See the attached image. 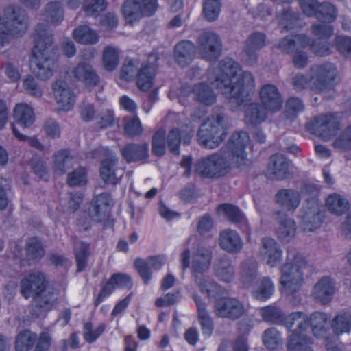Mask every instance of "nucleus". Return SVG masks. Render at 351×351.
Wrapping results in <instances>:
<instances>
[{
	"instance_id": "f257e3e1",
	"label": "nucleus",
	"mask_w": 351,
	"mask_h": 351,
	"mask_svg": "<svg viewBox=\"0 0 351 351\" xmlns=\"http://www.w3.org/2000/svg\"><path fill=\"white\" fill-rule=\"evenodd\" d=\"M243 80V92L248 99L253 88V79L250 73L241 70L239 64L230 58L222 60L217 68L208 71L207 82H202L193 88L185 84L179 82L171 86L169 97L171 100L177 99L182 105L185 104L186 98L193 93L195 99L204 105L210 106L217 99L216 93L213 90L215 87L225 95L232 104L239 102L237 83Z\"/></svg>"
},
{
	"instance_id": "f03ea898",
	"label": "nucleus",
	"mask_w": 351,
	"mask_h": 351,
	"mask_svg": "<svg viewBox=\"0 0 351 351\" xmlns=\"http://www.w3.org/2000/svg\"><path fill=\"white\" fill-rule=\"evenodd\" d=\"M300 5L306 16L315 15L319 23L312 27V32L317 38L311 43L309 38L303 34L295 35L282 39L278 47L285 53L294 52L293 63L295 66L302 68L308 63L307 55L301 49L310 45L312 51L318 56H325L330 52V46L326 40L333 34V28L330 25L337 17L335 7L328 3L319 5L315 0H300Z\"/></svg>"
},
{
	"instance_id": "7ed1b4c3",
	"label": "nucleus",
	"mask_w": 351,
	"mask_h": 351,
	"mask_svg": "<svg viewBox=\"0 0 351 351\" xmlns=\"http://www.w3.org/2000/svg\"><path fill=\"white\" fill-rule=\"evenodd\" d=\"M261 314L264 321L279 324L284 326L291 334L288 336L287 349L288 351H299L301 346L310 341L302 334V341L295 343L299 337V332L302 333L311 327L315 337L325 338L324 343L327 351H341L335 342L329 339L327 335L329 315L322 312L313 313L309 317L302 312H294L283 318L282 311L274 306H267L261 309ZM351 351V346L346 349Z\"/></svg>"
},
{
	"instance_id": "20e7f679",
	"label": "nucleus",
	"mask_w": 351,
	"mask_h": 351,
	"mask_svg": "<svg viewBox=\"0 0 351 351\" xmlns=\"http://www.w3.org/2000/svg\"><path fill=\"white\" fill-rule=\"evenodd\" d=\"M249 143L250 137L245 132L234 133L226 147L196 162V173L210 178L226 175L232 167L244 163L247 156L245 149Z\"/></svg>"
},
{
	"instance_id": "39448f33",
	"label": "nucleus",
	"mask_w": 351,
	"mask_h": 351,
	"mask_svg": "<svg viewBox=\"0 0 351 351\" xmlns=\"http://www.w3.org/2000/svg\"><path fill=\"white\" fill-rule=\"evenodd\" d=\"M254 80V78L252 77ZM243 80L237 83V90L241 87L239 95V102L236 101L238 106L246 108L245 110V122L247 125H257L265 121L267 119V111L271 113L278 112L282 106L283 101L277 87L272 84H265L260 90L259 95L261 101L264 106L258 103H251L252 95L254 92L253 88L250 92L248 99L245 97V92H243Z\"/></svg>"
},
{
	"instance_id": "423d86ee",
	"label": "nucleus",
	"mask_w": 351,
	"mask_h": 351,
	"mask_svg": "<svg viewBox=\"0 0 351 351\" xmlns=\"http://www.w3.org/2000/svg\"><path fill=\"white\" fill-rule=\"evenodd\" d=\"M34 45L30 60L32 73L40 80L50 78L57 67L54 47L45 25H38L34 34Z\"/></svg>"
},
{
	"instance_id": "0eeeda50",
	"label": "nucleus",
	"mask_w": 351,
	"mask_h": 351,
	"mask_svg": "<svg viewBox=\"0 0 351 351\" xmlns=\"http://www.w3.org/2000/svg\"><path fill=\"white\" fill-rule=\"evenodd\" d=\"M180 259L184 270L191 264L195 283L202 293L212 298L221 292L220 287L204 274L210 266L211 260V252L209 250L197 245L191 249H186L180 254Z\"/></svg>"
},
{
	"instance_id": "6e6552de",
	"label": "nucleus",
	"mask_w": 351,
	"mask_h": 351,
	"mask_svg": "<svg viewBox=\"0 0 351 351\" xmlns=\"http://www.w3.org/2000/svg\"><path fill=\"white\" fill-rule=\"evenodd\" d=\"M47 280L42 272H35L25 277L21 282V293L25 298H34L33 315H44L51 311L57 301L58 292L47 287Z\"/></svg>"
},
{
	"instance_id": "1a4fd4ad",
	"label": "nucleus",
	"mask_w": 351,
	"mask_h": 351,
	"mask_svg": "<svg viewBox=\"0 0 351 351\" xmlns=\"http://www.w3.org/2000/svg\"><path fill=\"white\" fill-rule=\"evenodd\" d=\"M47 280L42 272H35L25 277L21 282V293L25 298H34L33 315H44L51 311L57 301L58 292L47 287Z\"/></svg>"
},
{
	"instance_id": "9d476101",
	"label": "nucleus",
	"mask_w": 351,
	"mask_h": 351,
	"mask_svg": "<svg viewBox=\"0 0 351 351\" xmlns=\"http://www.w3.org/2000/svg\"><path fill=\"white\" fill-rule=\"evenodd\" d=\"M306 265L304 256L295 250H288L287 262L281 267L280 291L283 294L292 295L297 292L304 282L303 269Z\"/></svg>"
},
{
	"instance_id": "9b49d317",
	"label": "nucleus",
	"mask_w": 351,
	"mask_h": 351,
	"mask_svg": "<svg viewBox=\"0 0 351 351\" xmlns=\"http://www.w3.org/2000/svg\"><path fill=\"white\" fill-rule=\"evenodd\" d=\"M336 75L337 70L332 64L316 65L311 67L308 78L297 75L293 84L298 90L308 88L315 93H322L333 86Z\"/></svg>"
},
{
	"instance_id": "f8f14e48",
	"label": "nucleus",
	"mask_w": 351,
	"mask_h": 351,
	"mask_svg": "<svg viewBox=\"0 0 351 351\" xmlns=\"http://www.w3.org/2000/svg\"><path fill=\"white\" fill-rule=\"evenodd\" d=\"M156 55L152 53L149 57V64H141L137 59L127 60L120 71V80L132 81L137 77V86L142 91H147L153 85L155 75Z\"/></svg>"
},
{
	"instance_id": "ddd939ff",
	"label": "nucleus",
	"mask_w": 351,
	"mask_h": 351,
	"mask_svg": "<svg viewBox=\"0 0 351 351\" xmlns=\"http://www.w3.org/2000/svg\"><path fill=\"white\" fill-rule=\"evenodd\" d=\"M5 19L0 18V47L12 37L23 35L27 29L28 21L25 11L18 5H10L4 11Z\"/></svg>"
},
{
	"instance_id": "4468645a",
	"label": "nucleus",
	"mask_w": 351,
	"mask_h": 351,
	"mask_svg": "<svg viewBox=\"0 0 351 351\" xmlns=\"http://www.w3.org/2000/svg\"><path fill=\"white\" fill-rule=\"evenodd\" d=\"M227 135L224 118L217 114L208 119L200 128L198 133L199 144L208 149L217 147Z\"/></svg>"
},
{
	"instance_id": "2eb2a0df",
	"label": "nucleus",
	"mask_w": 351,
	"mask_h": 351,
	"mask_svg": "<svg viewBox=\"0 0 351 351\" xmlns=\"http://www.w3.org/2000/svg\"><path fill=\"white\" fill-rule=\"evenodd\" d=\"M339 121L335 114H324L314 117L306 123V129L319 138L328 141L337 134Z\"/></svg>"
},
{
	"instance_id": "dca6fc26",
	"label": "nucleus",
	"mask_w": 351,
	"mask_h": 351,
	"mask_svg": "<svg viewBox=\"0 0 351 351\" xmlns=\"http://www.w3.org/2000/svg\"><path fill=\"white\" fill-rule=\"evenodd\" d=\"M156 0H126L122 7V13L127 23L133 25L143 16H152L157 9Z\"/></svg>"
},
{
	"instance_id": "f3484780",
	"label": "nucleus",
	"mask_w": 351,
	"mask_h": 351,
	"mask_svg": "<svg viewBox=\"0 0 351 351\" xmlns=\"http://www.w3.org/2000/svg\"><path fill=\"white\" fill-rule=\"evenodd\" d=\"M53 93L59 111L69 112L75 104L76 95L66 82L58 80L53 85Z\"/></svg>"
},
{
	"instance_id": "a211bd4d",
	"label": "nucleus",
	"mask_w": 351,
	"mask_h": 351,
	"mask_svg": "<svg viewBox=\"0 0 351 351\" xmlns=\"http://www.w3.org/2000/svg\"><path fill=\"white\" fill-rule=\"evenodd\" d=\"M112 204V200L108 194L97 195L93 200L90 217L94 221L104 222L105 226L110 225L112 219L110 213Z\"/></svg>"
},
{
	"instance_id": "6ab92c4d",
	"label": "nucleus",
	"mask_w": 351,
	"mask_h": 351,
	"mask_svg": "<svg viewBox=\"0 0 351 351\" xmlns=\"http://www.w3.org/2000/svg\"><path fill=\"white\" fill-rule=\"evenodd\" d=\"M214 312L221 317L237 319L245 313L243 304L233 298H222L215 301Z\"/></svg>"
},
{
	"instance_id": "aec40b11",
	"label": "nucleus",
	"mask_w": 351,
	"mask_h": 351,
	"mask_svg": "<svg viewBox=\"0 0 351 351\" xmlns=\"http://www.w3.org/2000/svg\"><path fill=\"white\" fill-rule=\"evenodd\" d=\"M199 51L204 59L212 61L218 58L221 51V43L218 36L213 32H205L199 38Z\"/></svg>"
},
{
	"instance_id": "412c9836",
	"label": "nucleus",
	"mask_w": 351,
	"mask_h": 351,
	"mask_svg": "<svg viewBox=\"0 0 351 351\" xmlns=\"http://www.w3.org/2000/svg\"><path fill=\"white\" fill-rule=\"evenodd\" d=\"M336 292L335 282L329 277L321 278L313 286L311 295L315 300L322 304H329Z\"/></svg>"
},
{
	"instance_id": "4be33fe9",
	"label": "nucleus",
	"mask_w": 351,
	"mask_h": 351,
	"mask_svg": "<svg viewBox=\"0 0 351 351\" xmlns=\"http://www.w3.org/2000/svg\"><path fill=\"white\" fill-rule=\"evenodd\" d=\"M167 258L163 255L149 256L147 259L138 258L134 261V266L145 284L149 282L152 278L151 269H161L166 263Z\"/></svg>"
},
{
	"instance_id": "5701e85b",
	"label": "nucleus",
	"mask_w": 351,
	"mask_h": 351,
	"mask_svg": "<svg viewBox=\"0 0 351 351\" xmlns=\"http://www.w3.org/2000/svg\"><path fill=\"white\" fill-rule=\"evenodd\" d=\"M259 255L267 265L274 267L281 262L282 250L276 240L266 237L262 240Z\"/></svg>"
},
{
	"instance_id": "b1692460",
	"label": "nucleus",
	"mask_w": 351,
	"mask_h": 351,
	"mask_svg": "<svg viewBox=\"0 0 351 351\" xmlns=\"http://www.w3.org/2000/svg\"><path fill=\"white\" fill-rule=\"evenodd\" d=\"M117 162L116 156L112 153L102 161L100 175L106 183L115 184L123 176L124 170L118 167Z\"/></svg>"
},
{
	"instance_id": "393cba45",
	"label": "nucleus",
	"mask_w": 351,
	"mask_h": 351,
	"mask_svg": "<svg viewBox=\"0 0 351 351\" xmlns=\"http://www.w3.org/2000/svg\"><path fill=\"white\" fill-rule=\"evenodd\" d=\"M131 285V279L128 275L123 274L112 275L99 293L95 301V304L99 305L116 288H128Z\"/></svg>"
},
{
	"instance_id": "a878e982",
	"label": "nucleus",
	"mask_w": 351,
	"mask_h": 351,
	"mask_svg": "<svg viewBox=\"0 0 351 351\" xmlns=\"http://www.w3.org/2000/svg\"><path fill=\"white\" fill-rule=\"evenodd\" d=\"M308 205L311 206L302 216V226L304 231L311 232L320 226L322 217L319 213L320 204L315 198L308 200Z\"/></svg>"
},
{
	"instance_id": "bb28decb",
	"label": "nucleus",
	"mask_w": 351,
	"mask_h": 351,
	"mask_svg": "<svg viewBox=\"0 0 351 351\" xmlns=\"http://www.w3.org/2000/svg\"><path fill=\"white\" fill-rule=\"evenodd\" d=\"M265 36L264 34L255 32L249 36L246 41L243 60L248 65H253L256 62L258 51L265 46Z\"/></svg>"
},
{
	"instance_id": "cd10ccee",
	"label": "nucleus",
	"mask_w": 351,
	"mask_h": 351,
	"mask_svg": "<svg viewBox=\"0 0 351 351\" xmlns=\"http://www.w3.org/2000/svg\"><path fill=\"white\" fill-rule=\"evenodd\" d=\"M75 80L88 88H91L99 82V77L92 66L84 62L79 63L72 71Z\"/></svg>"
},
{
	"instance_id": "c85d7f7f",
	"label": "nucleus",
	"mask_w": 351,
	"mask_h": 351,
	"mask_svg": "<svg viewBox=\"0 0 351 351\" xmlns=\"http://www.w3.org/2000/svg\"><path fill=\"white\" fill-rule=\"evenodd\" d=\"M220 247L225 251L236 254L243 248V243L239 234L232 230L227 229L222 231L219 237Z\"/></svg>"
},
{
	"instance_id": "c756f323",
	"label": "nucleus",
	"mask_w": 351,
	"mask_h": 351,
	"mask_svg": "<svg viewBox=\"0 0 351 351\" xmlns=\"http://www.w3.org/2000/svg\"><path fill=\"white\" fill-rule=\"evenodd\" d=\"M15 121L24 128L31 127L35 121L33 108L26 103L17 104L13 110Z\"/></svg>"
},
{
	"instance_id": "7c9ffc66",
	"label": "nucleus",
	"mask_w": 351,
	"mask_h": 351,
	"mask_svg": "<svg viewBox=\"0 0 351 351\" xmlns=\"http://www.w3.org/2000/svg\"><path fill=\"white\" fill-rule=\"evenodd\" d=\"M21 250H17V253L14 254L16 258L20 259L21 262H25L26 263L31 265L39 261L43 256L44 252L42 247V244L38 239L34 237L31 238L27 245L25 250L26 257L21 258L19 254Z\"/></svg>"
},
{
	"instance_id": "2f4dec72",
	"label": "nucleus",
	"mask_w": 351,
	"mask_h": 351,
	"mask_svg": "<svg viewBox=\"0 0 351 351\" xmlns=\"http://www.w3.org/2000/svg\"><path fill=\"white\" fill-rule=\"evenodd\" d=\"M289 163L282 154H274L271 156L267 167L269 175H272L278 180L283 179L288 172Z\"/></svg>"
},
{
	"instance_id": "473e14b6",
	"label": "nucleus",
	"mask_w": 351,
	"mask_h": 351,
	"mask_svg": "<svg viewBox=\"0 0 351 351\" xmlns=\"http://www.w3.org/2000/svg\"><path fill=\"white\" fill-rule=\"evenodd\" d=\"M195 53V45L190 41H182L175 47V58L181 66L188 65L193 60Z\"/></svg>"
},
{
	"instance_id": "72a5a7b5",
	"label": "nucleus",
	"mask_w": 351,
	"mask_h": 351,
	"mask_svg": "<svg viewBox=\"0 0 351 351\" xmlns=\"http://www.w3.org/2000/svg\"><path fill=\"white\" fill-rule=\"evenodd\" d=\"M274 289V284L271 279L264 277L256 282L252 293L256 299L265 301L272 295Z\"/></svg>"
},
{
	"instance_id": "f704fd0d",
	"label": "nucleus",
	"mask_w": 351,
	"mask_h": 351,
	"mask_svg": "<svg viewBox=\"0 0 351 351\" xmlns=\"http://www.w3.org/2000/svg\"><path fill=\"white\" fill-rule=\"evenodd\" d=\"M331 328L335 335H341L351 331V313L339 312L331 322Z\"/></svg>"
},
{
	"instance_id": "c9c22d12",
	"label": "nucleus",
	"mask_w": 351,
	"mask_h": 351,
	"mask_svg": "<svg viewBox=\"0 0 351 351\" xmlns=\"http://www.w3.org/2000/svg\"><path fill=\"white\" fill-rule=\"evenodd\" d=\"M188 130L183 132L182 134L177 130H172L167 137L168 146L170 151L174 154L180 153V144L181 136L184 143H188L193 136V130L191 128H188Z\"/></svg>"
},
{
	"instance_id": "e433bc0d",
	"label": "nucleus",
	"mask_w": 351,
	"mask_h": 351,
	"mask_svg": "<svg viewBox=\"0 0 351 351\" xmlns=\"http://www.w3.org/2000/svg\"><path fill=\"white\" fill-rule=\"evenodd\" d=\"M73 38L81 44L93 45L98 42L99 35L96 31L87 25H80L73 32Z\"/></svg>"
},
{
	"instance_id": "4c0bfd02",
	"label": "nucleus",
	"mask_w": 351,
	"mask_h": 351,
	"mask_svg": "<svg viewBox=\"0 0 351 351\" xmlns=\"http://www.w3.org/2000/svg\"><path fill=\"white\" fill-rule=\"evenodd\" d=\"M73 157L69 151L62 149L53 156V169L56 173L63 174L67 169L73 166Z\"/></svg>"
},
{
	"instance_id": "58836bf2",
	"label": "nucleus",
	"mask_w": 351,
	"mask_h": 351,
	"mask_svg": "<svg viewBox=\"0 0 351 351\" xmlns=\"http://www.w3.org/2000/svg\"><path fill=\"white\" fill-rule=\"evenodd\" d=\"M123 155L128 162L145 160L148 156V145H128L123 150Z\"/></svg>"
},
{
	"instance_id": "ea45409f",
	"label": "nucleus",
	"mask_w": 351,
	"mask_h": 351,
	"mask_svg": "<svg viewBox=\"0 0 351 351\" xmlns=\"http://www.w3.org/2000/svg\"><path fill=\"white\" fill-rule=\"evenodd\" d=\"M326 206L331 213L340 215L348 210L349 202L341 195L333 193L326 198Z\"/></svg>"
},
{
	"instance_id": "a19ab883",
	"label": "nucleus",
	"mask_w": 351,
	"mask_h": 351,
	"mask_svg": "<svg viewBox=\"0 0 351 351\" xmlns=\"http://www.w3.org/2000/svg\"><path fill=\"white\" fill-rule=\"evenodd\" d=\"M279 228L277 231L278 238L283 241H289L295 235V222L285 217H281L279 215Z\"/></svg>"
},
{
	"instance_id": "79ce46f5",
	"label": "nucleus",
	"mask_w": 351,
	"mask_h": 351,
	"mask_svg": "<svg viewBox=\"0 0 351 351\" xmlns=\"http://www.w3.org/2000/svg\"><path fill=\"white\" fill-rule=\"evenodd\" d=\"M37 335L36 333L25 330L18 334L15 341L16 351H28L34 344Z\"/></svg>"
},
{
	"instance_id": "37998d69",
	"label": "nucleus",
	"mask_w": 351,
	"mask_h": 351,
	"mask_svg": "<svg viewBox=\"0 0 351 351\" xmlns=\"http://www.w3.org/2000/svg\"><path fill=\"white\" fill-rule=\"evenodd\" d=\"M262 339L265 347L271 350L278 348L282 346L283 343L281 333L275 328H270L265 330L262 336Z\"/></svg>"
},
{
	"instance_id": "c03bdc74",
	"label": "nucleus",
	"mask_w": 351,
	"mask_h": 351,
	"mask_svg": "<svg viewBox=\"0 0 351 351\" xmlns=\"http://www.w3.org/2000/svg\"><path fill=\"white\" fill-rule=\"evenodd\" d=\"M103 65L105 70L108 71H114L119 62V53L117 48L108 46L103 51Z\"/></svg>"
},
{
	"instance_id": "a18cd8bd",
	"label": "nucleus",
	"mask_w": 351,
	"mask_h": 351,
	"mask_svg": "<svg viewBox=\"0 0 351 351\" xmlns=\"http://www.w3.org/2000/svg\"><path fill=\"white\" fill-rule=\"evenodd\" d=\"M45 20L51 24H58L63 19V10L59 2L49 3L45 8L44 13Z\"/></svg>"
},
{
	"instance_id": "49530a36",
	"label": "nucleus",
	"mask_w": 351,
	"mask_h": 351,
	"mask_svg": "<svg viewBox=\"0 0 351 351\" xmlns=\"http://www.w3.org/2000/svg\"><path fill=\"white\" fill-rule=\"evenodd\" d=\"M276 199L279 204L289 209H293L299 204L300 195L294 191L282 190L277 193Z\"/></svg>"
},
{
	"instance_id": "de8ad7c7",
	"label": "nucleus",
	"mask_w": 351,
	"mask_h": 351,
	"mask_svg": "<svg viewBox=\"0 0 351 351\" xmlns=\"http://www.w3.org/2000/svg\"><path fill=\"white\" fill-rule=\"evenodd\" d=\"M257 274V265L255 261L247 259L241 265V280L245 286L250 285Z\"/></svg>"
},
{
	"instance_id": "09e8293b",
	"label": "nucleus",
	"mask_w": 351,
	"mask_h": 351,
	"mask_svg": "<svg viewBox=\"0 0 351 351\" xmlns=\"http://www.w3.org/2000/svg\"><path fill=\"white\" fill-rule=\"evenodd\" d=\"M198 311L199 320L202 326V332L206 337H210L213 332V323L205 305L197 299L195 300Z\"/></svg>"
},
{
	"instance_id": "8fccbe9b",
	"label": "nucleus",
	"mask_w": 351,
	"mask_h": 351,
	"mask_svg": "<svg viewBox=\"0 0 351 351\" xmlns=\"http://www.w3.org/2000/svg\"><path fill=\"white\" fill-rule=\"evenodd\" d=\"M82 197L80 193L72 195L69 199H62L59 206L57 208L58 213H71L77 209Z\"/></svg>"
},
{
	"instance_id": "3c124183",
	"label": "nucleus",
	"mask_w": 351,
	"mask_h": 351,
	"mask_svg": "<svg viewBox=\"0 0 351 351\" xmlns=\"http://www.w3.org/2000/svg\"><path fill=\"white\" fill-rule=\"evenodd\" d=\"M219 0H204L203 12L205 18L210 21H215L220 13Z\"/></svg>"
},
{
	"instance_id": "603ef678",
	"label": "nucleus",
	"mask_w": 351,
	"mask_h": 351,
	"mask_svg": "<svg viewBox=\"0 0 351 351\" xmlns=\"http://www.w3.org/2000/svg\"><path fill=\"white\" fill-rule=\"evenodd\" d=\"M218 212L220 215L226 216L230 220L234 222L243 221V215L241 210L236 206L223 204L218 207Z\"/></svg>"
},
{
	"instance_id": "864d4df0",
	"label": "nucleus",
	"mask_w": 351,
	"mask_h": 351,
	"mask_svg": "<svg viewBox=\"0 0 351 351\" xmlns=\"http://www.w3.org/2000/svg\"><path fill=\"white\" fill-rule=\"evenodd\" d=\"M234 268L228 261H223L217 266L216 274L223 282H230L234 277Z\"/></svg>"
},
{
	"instance_id": "5fc2aeb1",
	"label": "nucleus",
	"mask_w": 351,
	"mask_h": 351,
	"mask_svg": "<svg viewBox=\"0 0 351 351\" xmlns=\"http://www.w3.org/2000/svg\"><path fill=\"white\" fill-rule=\"evenodd\" d=\"M106 325L104 323L100 324L95 329L93 328L92 324L86 323L84 326V337L88 343L94 342L104 331Z\"/></svg>"
},
{
	"instance_id": "6e6d98bb",
	"label": "nucleus",
	"mask_w": 351,
	"mask_h": 351,
	"mask_svg": "<svg viewBox=\"0 0 351 351\" xmlns=\"http://www.w3.org/2000/svg\"><path fill=\"white\" fill-rule=\"evenodd\" d=\"M334 147L340 149L351 148V127L341 132L333 142Z\"/></svg>"
},
{
	"instance_id": "4d7b16f0",
	"label": "nucleus",
	"mask_w": 351,
	"mask_h": 351,
	"mask_svg": "<svg viewBox=\"0 0 351 351\" xmlns=\"http://www.w3.org/2000/svg\"><path fill=\"white\" fill-rule=\"evenodd\" d=\"M68 184L70 186H82L87 182L86 170L80 167L68 175Z\"/></svg>"
},
{
	"instance_id": "13d9d810",
	"label": "nucleus",
	"mask_w": 351,
	"mask_h": 351,
	"mask_svg": "<svg viewBox=\"0 0 351 351\" xmlns=\"http://www.w3.org/2000/svg\"><path fill=\"white\" fill-rule=\"evenodd\" d=\"M165 132L160 130L155 133L152 139V150L157 156H162L165 152Z\"/></svg>"
},
{
	"instance_id": "bf43d9fd",
	"label": "nucleus",
	"mask_w": 351,
	"mask_h": 351,
	"mask_svg": "<svg viewBox=\"0 0 351 351\" xmlns=\"http://www.w3.org/2000/svg\"><path fill=\"white\" fill-rule=\"evenodd\" d=\"M77 266V271H82L86 266V258L88 252V245L82 243L75 249Z\"/></svg>"
},
{
	"instance_id": "052dcab7",
	"label": "nucleus",
	"mask_w": 351,
	"mask_h": 351,
	"mask_svg": "<svg viewBox=\"0 0 351 351\" xmlns=\"http://www.w3.org/2000/svg\"><path fill=\"white\" fill-rule=\"evenodd\" d=\"M247 351V340L244 337H239L232 346L228 342L223 343L219 348V351Z\"/></svg>"
},
{
	"instance_id": "680f3d73",
	"label": "nucleus",
	"mask_w": 351,
	"mask_h": 351,
	"mask_svg": "<svg viewBox=\"0 0 351 351\" xmlns=\"http://www.w3.org/2000/svg\"><path fill=\"white\" fill-rule=\"evenodd\" d=\"M23 86L28 93L33 96L40 97L43 95L42 88L35 79L30 75L23 80Z\"/></svg>"
},
{
	"instance_id": "e2e57ef3",
	"label": "nucleus",
	"mask_w": 351,
	"mask_h": 351,
	"mask_svg": "<svg viewBox=\"0 0 351 351\" xmlns=\"http://www.w3.org/2000/svg\"><path fill=\"white\" fill-rule=\"evenodd\" d=\"M30 165L34 173L38 178L47 180L48 178V169L43 159L34 158L31 160Z\"/></svg>"
},
{
	"instance_id": "0e129e2a",
	"label": "nucleus",
	"mask_w": 351,
	"mask_h": 351,
	"mask_svg": "<svg viewBox=\"0 0 351 351\" xmlns=\"http://www.w3.org/2000/svg\"><path fill=\"white\" fill-rule=\"evenodd\" d=\"M106 6L104 0H89L85 5L84 10L88 15L96 16Z\"/></svg>"
},
{
	"instance_id": "69168bd1",
	"label": "nucleus",
	"mask_w": 351,
	"mask_h": 351,
	"mask_svg": "<svg viewBox=\"0 0 351 351\" xmlns=\"http://www.w3.org/2000/svg\"><path fill=\"white\" fill-rule=\"evenodd\" d=\"M336 45L338 50L346 58H351V38L339 36L336 38Z\"/></svg>"
},
{
	"instance_id": "338daca9",
	"label": "nucleus",
	"mask_w": 351,
	"mask_h": 351,
	"mask_svg": "<svg viewBox=\"0 0 351 351\" xmlns=\"http://www.w3.org/2000/svg\"><path fill=\"white\" fill-rule=\"evenodd\" d=\"M125 130L130 136H136L140 134L142 132L143 128L139 119L134 117L126 121Z\"/></svg>"
},
{
	"instance_id": "774afa93",
	"label": "nucleus",
	"mask_w": 351,
	"mask_h": 351,
	"mask_svg": "<svg viewBox=\"0 0 351 351\" xmlns=\"http://www.w3.org/2000/svg\"><path fill=\"white\" fill-rule=\"evenodd\" d=\"M280 23L285 29H292L295 27L298 16L297 14L289 10H286L280 16Z\"/></svg>"
}]
</instances>
